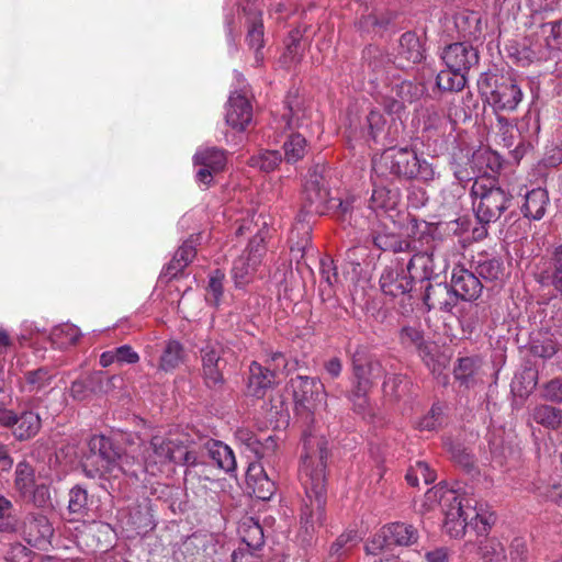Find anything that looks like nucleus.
<instances>
[{"label":"nucleus","instance_id":"obj_1","mask_svg":"<svg viewBox=\"0 0 562 562\" xmlns=\"http://www.w3.org/2000/svg\"><path fill=\"white\" fill-rule=\"evenodd\" d=\"M326 459L327 442L324 437L308 435L304 438V453L300 469V480L310 504L301 517L299 539L302 544L308 543L324 518L326 504Z\"/></svg>","mask_w":562,"mask_h":562},{"label":"nucleus","instance_id":"obj_2","mask_svg":"<svg viewBox=\"0 0 562 562\" xmlns=\"http://www.w3.org/2000/svg\"><path fill=\"white\" fill-rule=\"evenodd\" d=\"M440 507L443 515V529L452 538L464 535L468 526L477 533H486L496 517L488 504L472 497H460L454 491L445 486H435L424 496L425 510Z\"/></svg>","mask_w":562,"mask_h":562},{"label":"nucleus","instance_id":"obj_3","mask_svg":"<svg viewBox=\"0 0 562 562\" xmlns=\"http://www.w3.org/2000/svg\"><path fill=\"white\" fill-rule=\"evenodd\" d=\"M189 443L190 440L184 435L168 438L154 436L143 452L142 463L136 468L137 472L157 475L171 463L195 464L196 457Z\"/></svg>","mask_w":562,"mask_h":562},{"label":"nucleus","instance_id":"obj_4","mask_svg":"<svg viewBox=\"0 0 562 562\" xmlns=\"http://www.w3.org/2000/svg\"><path fill=\"white\" fill-rule=\"evenodd\" d=\"M373 170L381 177L419 179L429 182L438 177L437 171L425 159H419L411 148H389L373 159Z\"/></svg>","mask_w":562,"mask_h":562},{"label":"nucleus","instance_id":"obj_5","mask_svg":"<svg viewBox=\"0 0 562 562\" xmlns=\"http://www.w3.org/2000/svg\"><path fill=\"white\" fill-rule=\"evenodd\" d=\"M89 450L90 456L83 462L85 469L92 467L87 470L89 476L109 474L116 477L119 473L137 476L134 458L120 453L110 438L103 435L92 436L89 440Z\"/></svg>","mask_w":562,"mask_h":562},{"label":"nucleus","instance_id":"obj_6","mask_svg":"<svg viewBox=\"0 0 562 562\" xmlns=\"http://www.w3.org/2000/svg\"><path fill=\"white\" fill-rule=\"evenodd\" d=\"M471 195L475 215L484 224L497 221L510 201V196L496 186L495 180L486 177L475 179Z\"/></svg>","mask_w":562,"mask_h":562},{"label":"nucleus","instance_id":"obj_7","mask_svg":"<svg viewBox=\"0 0 562 562\" xmlns=\"http://www.w3.org/2000/svg\"><path fill=\"white\" fill-rule=\"evenodd\" d=\"M539 131V120L531 113L524 115L517 125H513L505 116L497 115V136L504 147L512 149L517 160L532 147Z\"/></svg>","mask_w":562,"mask_h":562},{"label":"nucleus","instance_id":"obj_8","mask_svg":"<svg viewBox=\"0 0 562 562\" xmlns=\"http://www.w3.org/2000/svg\"><path fill=\"white\" fill-rule=\"evenodd\" d=\"M479 87L495 113L515 111L524 98L517 80L509 75H486Z\"/></svg>","mask_w":562,"mask_h":562},{"label":"nucleus","instance_id":"obj_9","mask_svg":"<svg viewBox=\"0 0 562 562\" xmlns=\"http://www.w3.org/2000/svg\"><path fill=\"white\" fill-rule=\"evenodd\" d=\"M266 235L259 231L250 240L246 251L233 263L232 277L237 288H244L254 279L266 252Z\"/></svg>","mask_w":562,"mask_h":562},{"label":"nucleus","instance_id":"obj_10","mask_svg":"<svg viewBox=\"0 0 562 562\" xmlns=\"http://www.w3.org/2000/svg\"><path fill=\"white\" fill-rule=\"evenodd\" d=\"M292 387L297 409L314 414L326 408L327 394L317 378L297 375L292 380Z\"/></svg>","mask_w":562,"mask_h":562},{"label":"nucleus","instance_id":"obj_11","mask_svg":"<svg viewBox=\"0 0 562 562\" xmlns=\"http://www.w3.org/2000/svg\"><path fill=\"white\" fill-rule=\"evenodd\" d=\"M273 367L263 368L257 361H252L249 366V376L247 381L246 393L248 396L261 398L266 395L268 389L272 386L276 378V370L280 366H284V356L276 352L271 357Z\"/></svg>","mask_w":562,"mask_h":562},{"label":"nucleus","instance_id":"obj_12","mask_svg":"<svg viewBox=\"0 0 562 562\" xmlns=\"http://www.w3.org/2000/svg\"><path fill=\"white\" fill-rule=\"evenodd\" d=\"M194 165L198 167L196 179L200 183L209 186L213 176L221 172L226 166V154L216 147L200 148L194 157Z\"/></svg>","mask_w":562,"mask_h":562},{"label":"nucleus","instance_id":"obj_13","mask_svg":"<svg viewBox=\"0 0 562 562\" xmlns=\"http://www.w3.org/2000/svg\"><path fill=\"white\" fill-rule=\"evenodd\" d=\"M414 277L400 262L385 267L380 277V288L385 295L393 297L405 295L413 288Z\"/></svg>","mask_w":562,"mask_h":562},{"label":"nucleus","instance_id":"obj_14","mask_svg":"<svg viewBox=\"0 0 562 562\" xmlns=\"http://www.w3.org/2000/svg\"><path fill=\"white\" fill-rule=\"evenodd\" d=\"M223 351V346L218 342H207L201 349L203 376L209 386H216L223 383L222 370L225 366V361L222 358Z\"/></svg>","mask_w":562,"mask_h":562},{"label":"nucleus","instance_id":"obj_15","mask_svg":"<svg viewBox=\"0 0 562 562\" xmlns=\"http://www.w3.org/2000/svg\"><path fill=\"white\" fill-rule=\"evenodd\" d=\"M441 57L448 68L463 72L479 61L476 50L467 43H453L447 46Z\"/></svg>","mask_w":562,"mask_h":562},{"label":"nucleus","instance_id":"obj_16","mask_svg":"<svg viewBox=\"0 0 562 562\" xmlns=\"http://www.w3.org/2000/svg\"><path fill=\"white\" fill-rule=\"evenodd\" d=\"M482 288L481 281L473 272L461 266L453 268L451 290L454 295H458L464 301H473L480 296Z\"/></svg>","mask_w":562,"mask_h":562},{"label":"nucleus","instance_id":"obj_17","mask_svg":"<svg viewBox=\"0 0 562 562\" xmlns=\"http://www.w3.org/2000/svg\"><path fill=\"white\" fill-rule=\"evenodd\" d=\"M508 53L521 66L550 58L537 34L533 37L524 38L520 43L512 44L508 47Z\"/></svg>","mask_w":562,"mask_h":562},{"label":"nucleus","instance_id":"obj_18","mask_svg":"<svg viewBox=\"0 0 562 562\" xmlns=\"http://www.w3.org/2000/svg\"><path fill=\"white\" fill-rule=\"evenodd\" d=\"M226 123L237 131H244L252 119V109L248 99L239 93L233 92L226 106Z\"/></svg>","mask_w":562,"mask_h":562},{"label":"nucleus","instance_id":"obj_19","mask_svg":"<svg viewBox=\"0 0 562 562\" xmlns=\"http://www.w3.org/2000/svg\"><path fill=\"white\" fill-rule=\"evenodd\" d=\"M424 93V87L422 85L414 83L409 80H402L394 83L390 91V103L386 104V109L391 113H398L406 103H412L419 99Z\"/></svg>","mask_w":562,"mask_h":562},{"label":"nucleus","instance_id":"obj_20","mask_svg":"<svg viewBox=\"0 0 562 562\" xmlns=\"http://www.w3.org/2000/svg\"><path fill=\"white\" fill-rule=\"evenodd\" d=\"M453 375L459 385L464 389H473L483 383L480 359L475 357L460 358L453 369Z\"/></svg>","mask_w":562,"mask_h":562},{"label":"nucleus","instance_id":"obj_21","mask_svg":"<svg viewBox=\"0 0 562 562\" xmlns=\"http://www.w3.org/2000/svg\"><path fill=\"white\" fill-rule=\"evenodd\" d=\"M246 482L248 488L251 490V493L259 499H270L276 492L274 482L268 477L262 465L259 463L249 465Z\"/></svg>","mask_w":562,"mask_h":562},{"label":"nucleus","instance_id":"obj_22","mask_svg":"<svg viewBox=\"0 0 562 562\" xmlns=\"http://www.w3.org/2000/svg\"><path fill=\"white\" fill-rule=\"evenodd\" d=\"M353 371L356 386L363 391H369L372 383L382 374L379 361L367 359L360 353L353 357Z\"/></svg>","mask_w":562,"mask_h":562},{"label":"nucleus","instance_id":"obj_23","mask_svg":"<svg viewBox=\"0 0 562 562\" xmlns=\"http://www.w3.org/2000/svg\"><path fill=\"white\" fill-rule=\"evenodd\" d=\"M24 533L29 544L38 549H45L50 543L54 530L46 517L38 516L25 525Z\"/></svg>","mask_w":562,"mask_h":562},{"label":"nucleus","instance_id":"obj_24","mask_svg":"<svg viewBox=\"0 0 562 562\" xmlns=\"http://www.w3.org/2000/svg\"><path fill=\"white\" fill-rule=\"evenodd\" d=\"M401 339L403 344H411L417 348L420 349L423 353V359L426 366L431 369V371L440 372L441 369L445 367L443 363H440L439 361L435 360L434 357L430 355V347L424 345V335L423 331L415 326H406L401 330Z\"/></svg>","mask_w":562,"mask_h":562},{"label":"nucleus","instance_id":"obj_25","mask_svg":"<svg viewBox=\"0 0 562 562\" xmlns=\"http://www.w3.org/2000/svg\"><path fill=\"white\" fill-rule=\"evenodd\" d=\"M304 195L308 203L310 212H319L329 196V191L324 184L322 176L315 172L310 176L304 187Z\"/></svg>","mask_w":562,"mask_h":562},{"label":"nucleus","instance_id":"obj_26","mask_svg":"<svg viewBox=\"0 0 562 562\" xmlns=\"http://www.w3.org/2000/svg\"><path fill=\"white\" fill-rule=\"evenodd\" d=\"M548 203L549 195L547 190L542 188L532 189L525 196L521 212L527 218L539 221L543 217Z\"/></svg>","mask_w":562,"mask_h":562},{"label":"nucleus","instance_id":"obj_27","mask_svg":"<svg viewBox=\"0 0 562 562\" xmlns=\"http://www.w3.org/2000/svg\"><path fill=\"white\" fill-rule=\"evenodd\" d=\"M238 532L241 538L239 547L260 550L265 543L263 531L261 526L252 517L243 519L238 527Z\"/></svg>","mask_w":562,"mask_h":562},{"label":"nucleus","instance_id":"obj_28","mask_svg":"<svg viewBox=\"0 0 562 562\" xmlns=\"http://www.w3.org/2000/svg\"><path fill=\"white\" fill-rule=\"evenodd\" d=\"M536 34L550 58L555 50L562 49V20L542 24Z\"/></svg>","mask_w":562,"mask_h":562},{"label":"nucleus","instance_id":"obj_29","mask_svg":"<svg viewBox=\"0 0 562 562\" xmlns=\"http://www.w3.org/2000/svg\"><path fill=\"white\" fill-rule=\"evenodd\" d=\"M207 453L212 461L223 471L232 472L236 468L233 450L222 441L207 442Z\"/></svg>","mask_w":562,"mask_h":562},{"label":"nucleus","instance_id":"obj_30","mask_svg":"<svg viewBox=\"0 0 562 562\" xmlns=\"http://www.w3.org/2000/svg\"><path fill=\"white\" fill-rule=\"evenodd\" d=\"M397 58L412 64L422 61L424 50L415 33L406 32L401 36Z\"/></svg>","mask_w":562,"mask_h":562},{"label":"nucleus","instance_id":"obj_31","mask_svg":"<svg viewBox=\"0 0 562 562\" xmlns=\"http://www.w3.org/2000/svg\"><path fill=\"white\" fill-rule=\"evenodd\" d=\"M195 248L191 241H184L176 251L172 260L164 270V274L175 278L181 272L195 257Z\"/></svg>","mask_w":562,"mask_h":562},{"label":"nucleus","instance_id":"obj_32","mask_svg":"<svg viewBox=\"0 0 562 562\" xmlns=\"http://www.w3.org/2000/svg\"><path fill=\"white\" fill-rule=\"evenodd\" d=\"M385 526L392 544L411 546L418 539V531L413 525L397 521Z\"/></svg>","mask_w":562,"mask_h":562},{"label":"nucleus","instance_id":"obj_33","mask_svg":"<svg viewBox=\"0 0 562 562\" xmlns=\"http://www.w3.org/2000/svg\"><path fill=\"white\" fill-rule=\"evenodd\" d=\"M531 417L535 423L548 429L555 430L562 425V411L550 405L536 406Z\"/></svg>","mask_w":562,"mask_h":562},{"label":"nucleus","instance_id":"obj_34","mask_svg":"<svg viewBox=\"0 0 562 562\" xmlns=\"http://www.w3.org/2000/svg\"><path fill=\"white\" fill-rule=\"evenodd\" d=\"M398 202V193L385 187L373 189L369 206L374 212H387L394 210Z\"/></svg>","mask_w":562,"mask_h":562},{"label":"nucleus","instance_id":"obj_35","mask_svg":"<svg viewBox=\"0 0 562 562\" xmlns=\"http://www.w3.org/2000/svg\"><path fill=\"white\" fill-rule=\"evenodd\" d=\"M40 428V416L33 412H24L19 416V422L16 427L13 429V435L19 440H25L35 436Z\"/></svg>","mask_w":562,"mask_h":562},{"label":"nucleus","instance_id":"obj_36","mask_svg":"<svg viewBox=\"0 0 562 562\" xmlns=\"http://www.w3.org/2000/svg\"><path fill=\"white\" fill-rule=\"evenodd\" d=\"M405 268L414 279H429L434 273L432 255L428 252L415 254Z\"/></svg>","mask_w":562,"mask_h":562},{"label":"nucleus","instance_id":"obj_37","mask_svg":"<svg viewBox=\"0 0 562 562\" xmlns=\"http://www.w3.org/2000/svg\"><path fill=\"white\" fill-rule=\"evenodd\" d=\"M465 82V72L450 68L441 70L436 78V85L442 91H460L464 88Z\"/></svg>","mask_w":562,"mask_h":562},{"label":"nucleus","instance_id":"obj_38","mask_svg":"<svg viewBox=\"0 0 562 562\" xmlns=\"http://www.w3.org/2000/svg\"><path fill=\"white\" fill-rule=\"evenodd\" d=\"M183 360V348L180 342L170 340L161 353L159 369L165 372L173 371Z\"/></svg>","mask_w":562,"mask_h":562},{"label":"nucleus","instance_id":"obj_39","mask_svg":"<svg viewBox=\"0 0 562 562\" xmlns=\"http://www.w3.org/2000/svg\"><path fill=\"white\" fill-rule=\"evenodd\" d=\"M35 485L36 480L33 468L26 462H19L15 468V488L24 497L32 492Z\"/></svg>","mask_w":562,"mask_h":562},{"label":"nucleus","instance_id":"obj_40","mask_svg":"<svg viewBox=\"0 0 562 562\" xmlns=\"http://www.w3.org/2000/svg\"><path fill=\"white\" fill-rule=\"evenodd\" d=\"M284 159L288 164H295L307 153L306 139L301 134H292L283 144Z\"/></svg>","mask_w":562,"mask_h":562},{"label":"nucleus","instance_id":"obj_41","mask_svg":"<svg viewBox=\"0 0 562 562\" xmlns=\"http://www.w3.org/2000/svg\"><path fill=\"white\" fill-rule=\"evenodd\" d=\"M479 549L483 562H507L505 547L496 538L485 539Z\"/></svg>","mask_w":562,"mask_h":562},{"label":"nucleus","instance_id":"obj_42","mask_svg":"<svg viewBox=\"0 0 562 562\" xmlns=\"http://www.w3.org/2000/svg\"><path fill=\"white\" fill-rule=\"evenodd\" d=\"M281 162V156L277 150H261L249 159V165L261 171L270 172Z\"/></svg>","mask_w":562,"mask_h":562},{"label":"nucleus","instance_id":"obj_43","mask_svg":"<svg viewBox=\"0 0 562 562\" xmlns=\"http://www.w3.org/2000/svg\"><path fill=\"white\" fill-rule=\"evenodd\" d=\"M50 380L52 376L48 371L44 369L31 371L25 376V384L22 386V390L30 393H37L48 387Z\"/></svg>","mask_w":562,"mask_h":562},{"label":"nucleus","instance_id":"obj_44","mask_svg":"<svg viewBox=\"0 0 562 562\" xmlns=\"http://www.w3.org/2000/svg\"><path fill=\"white\" fill-rule=\"evenodd\" d=\"M436 294L438 295L437 301H431L430 294L425 297L426 304L429 308H439L443 312H451L456 306L458 295H454L447 286L439 289Z\"/></svg>","mask_w":562,"mask_h":562},{"label":"nucleus","instance_id":"obj_45","mask_svg":"<svg viewBox=\"0 0 562 562\" xmlns=\"http://www.w3.org/2000/svg\"><path fill=\"white\" fill-rule=\"evenodd\" d=\"M374 244L382 250H391L394 252L406 251L409 248L407 240L401 239L394 234H379L374 238Z\"/></svg>","mask_w":562,"mask_h":562},{"label":"nucleus","instance_id":"obj_46","mask_svg":"<svg viewBox=\"0 0 562 562\" xmlns=\"http://www.w3.org/2000/svg\"><path fill=\"white\" fill-rule=\"evenodd\" d=\"M479 274L485 280H498L504 272L503 262L499 259H485L477 265Z\"/></svg>","mask_w":562,"mask_h":562},{"label":"nucleus","instance_id":"obj_47","mask_svg":"<svg viewBox=\"0 0 562 562\" xmlns=\"http://www.w3.org/2000/svg\"><path fill=\"white\" fill-rule=\"evenodd\" d=\"M53 336L59 341L60 346H68L78 341L81 331L76 325L63 324L54 329Z\"/></svg>","mask_w":562,"mask_h":562},{"label":"nucleus","instance_id":"obj_48","mask_svg":"<svg viewBox=\"0 0 562 562\" xmlns=\"http://www.w3.org/2000/svg\"><path fill=\"white\" fill-rule=\"evenodd\" d=\"M392 546L391 538L386 533V526H383L366 544V551L368 554L378 555L385 548Z\"/></svg>","mask_w":562,"mask_h":562},{"label":"nucleus","instance_id":"obj_49","mask_svg":"<svg viewBox=\"0 0 562 562\" xmlns=\"http://www.w3.org/2000/svg\"><path fill=\"white\" fill-rule=\"evenodd\" d=\"M257 13L261 14L259 9H256L255 19L248 30L247 42L251 48L259 50L263 46V24Z\"/></svg>","mask_w":562,"mask_h":562},{"label":"nucleus","instance_id":"obj_50","mask_svg":"<svg viewBox=\"0 0 562 562\" xmlns=\"http://www.w3.org/2000/svg\"><path fill=\"white\" fill-rule=\"evenodd\" d=\"M552 272L550 274L551 285L562 294V245L558 246L551 258Z\"/></svg>","mask_w":562,"mask_h":562},{"label":"nucleus","instance_id":"obj_51","mask_svg":"<svg viewBox=\"0 0 562 562\" xmlns=\"http://www.w3.org/2000/svg\"><path fill=\"white\" fill-rule=\"evenodd\" d=\"M223 280L224 274L216 270L211 274L207 285L206 300L213 305H218L223 295Z\"/></svg>","mask_w":562,"mask_h":562},{"label":"nucleus","instance_id":"obj_52","mask_svg":"<svg viewBox=\"0 0 562 562\" xmlns=\"http://www.w3.org/2000/svg\"><path fill=\"white\" fill-rule=\"evenodd\" d=\"M25 497L30 498L37 507L45 508L52 505L49 486L45 482L36 483Z\"/></svg>","mask_w":562,"mask_h":562},{"label":"nucleus","instance_id":"obj_53","mask_svg":"<svg viewBox=\"0 0 562 562\" xmlns=\"http://www.w3.org/2000/svg\"><path fill=\"white\" fill-rule=\"evenodd\" d=\"M88 503V494L81 487L70 490L68 508L71 513L79 514L83 512Z\"/></svg>","mask_w":562,"mask_h":562},{"label":"nucleus","instance_id":"obj_54","mask_svg":"<svg viewBox=\"0 0 562 562\" xmlns=\"http://www.w3.org/2000/svg\"><path fill=\"white\" fill-rule=\"evenodd\" d=\"M557 345L551 338H546L544 340H536L531 345V351L535 356L550 359L557 353Z\"/></svg>","mask_w":562,"mask_h":562},{"label":"nucleus","instance_id":"obj_55","mask_svg":"<svg viewBox=\"0 0 562 562\" xmlns=\"http://www.w3.org/2000/svg\"><path fill=\"white\" fill-rule=\"evenodd\" d=\"M236 438L251 452H258L261 449L260 439L252 430L248 428L241 427L237 429Z\"/></svg>","mask_w":562,"mask_h":562},{"label":"nucleus","instance_id":"obj_56","mask_svg":"<svg viewBox=\"0 0 562 562\" xmlns=\"http://www.w3.org/2000/svg\"><path fill=\"white\" fill-rule=\"evenodd\" d=\"M7 562H32V551L21 543L10 547L5 554Z\"/></svg>","mask_w":562,"mask_h":562},{"label":"nucleus","instance_id":"obj_57","mask_svg":"<svg viewBox=\"0 0 562 562\" xmlns=\"http://www.w3.org/2000/svg\"><path fill=\"white\" fill-rule=\"evenodd\" d=\"M538 494L546 501L562 504V485L558 483L541 485L537 487Z\"/></svg>","mask_w":562,"mask_h":562},{"label":"nucleus","instance_id":"obj_58","mask_svg":"<svg viewBox=\"0 0 562 562\" xmlns=\"http://www.w3.org/2000/svg\"><path fill=\"white\" fill-rule=\"evenodd\" d=\"M542 396L551 402L562 403V380L553 379L542 386Z\"/></svg>","mask_w":562,"mask_h":562},{"label":"nucleus","instance_id":"obj_59","mask_svg":"<svg viewBox=\"0 0 562 562\" xmlns=\"http://www.w3.org/2000/svg\"><path fill=\"white\" fill-rule=\"evenodd\" d=\"M441 408L434 405L429 413L425 415L417 424L420 430H434L440 424Z\"/></svg>","mask_w":562,"mask_h":562},{"label":"nucleus","instance_id":"obj_60","mask_svg":"<svg viewBox=\"0 0 562 562\" xmlns=\"http://www.w3.org/2000/svg\"><path fill=\"white\" fill-rule=\"evenodd\" d=\"M116 353V363L119 364H133L138 362L139 356L133 348L128 345H123L121 347L115 348Z\"/></svg>","mask_w":562,"mask_h":562},{"label":"nucleus","instance_id":"obj_61","mask_svg":"<svg viewBox=\"0 0 562 562\" xmlns=\"http://www.w3.org/2000/svg\"><path fill=\"white\" fill-rule=\"evenodd\" d=\"M367 393L368 391L359 390V386H355L350 396L356 412L362 415H366L369 408V400L367 397Z\"/></svg>","mask_w":562,"mask_h":562},{"label":"nucleus","instance_id":"obj_62","mask_svg":"<svg viewBox=\"0 0 562 562\" xmlns=\"http://www.w3.org/2000/svg\"><path fill=\"white\" fill-rule=\"evenodd\" d=\"M300 42L296 38H291V43L286 45V50L282 56V64L284 67H291L300 60Z\"/></svg>","mask_w":562,"mask_h":562},{"label":"nucleus","instance_id":"obj_63","mask_svg":"<svg viewBox=\"0 0 562 562\" xmlns=\"http://www.w3.org/2000/svg\"><path fill=\"white\" fill-rule=\"evenodd\" d=\"M258 551L238 547L232 554V562H261Z\"/></svg>","mask_w":562,"mask_h":562},{"label":"nucleus","instance_id":"obj_64","mask_svg":"<svg viewBox=\"0 0 562 562\" xmlns=\"http://www.w3.org/2000/svg\"><path fill=\"white\" fill-rule=\"evenodd\" d=\"M357 535L353 531L341 533L330 547V553L333 555H340L344 547L356 540Z\"/></svg>","mask_w":562,"mask_h":562}]
</instances>
